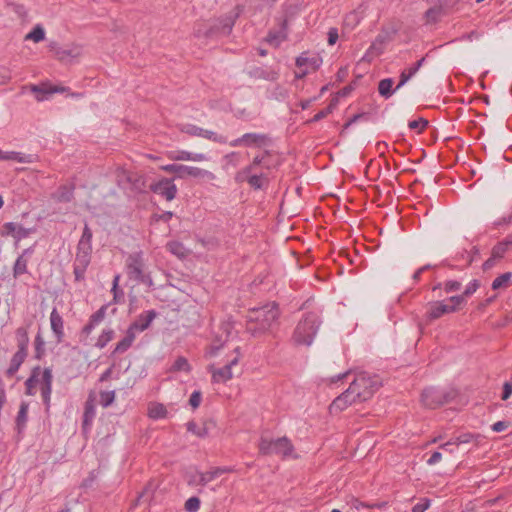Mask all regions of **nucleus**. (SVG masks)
Masks as SVG:
<instances>
[{"mask_svg": "<svg viewBox=\"0 0 512 512\" xmlns=\"http://www.w3.org/2000/svg\"><path fill=\"white\" fill-rule=\"evenodd\" d=\"M271 143V138L266 134L245 133L241 137L229 142L231 147H256L262 148Z\"/></svg>", "mask_w": 512, "mask_h": 512, "instance_id": "11", "label": "nucleus"}, {"mask_svg": "<svg viewBox=\"0 0 512 512\" xmlns=\"http://www.w3.org/2000/svg\"><path fill=\"white\" fill-rule=\"evenodd\" d=\"M202 400V394L200 391H194L189 398V404L193 409H196L200 406Z\"/></svg>", "mask_w": 512, "mask_h": 512, "instance_id": "61", "label": "nucleus"}, {"mask_svg": "<svg viewBox=\"0 0 512 512\" xmlns=\"http://www.w3.org/2000/svg\"><path fill=\"white\" fill-rule=\"evenodd\" d=\"M432 6L425 12L427 23H437L440 18L449 12L442 8L437 2L430 3Z\"/></svg>", "mask_w": 512, "mask_h": 512, "instance_id": "28", "label": "nucleus"}, {"mask_svg": "<svg viewBox=\"0 0 512 512\" xmlns=\"http://www.w3.org/2000/svg\"><path fill=\"white\" fill-rule=\"evenodd\" d=\"M179 129L181 132L186 133L190 136H199V137H201L202 130H203V128H200L193 124H182Z\"/></svg>", "mask_w": 512, "mask_h": 512, "instance_id": "53", "label": "nucleus"}, {"mask_svg": "<svg viewBox=\"0 0 512 512\" xmlns=\"http://www.w3.org/2000/svg\"><path fill=\"white\" fill-rule=\"evenodd\" d=\"M156 315L157 313L155 310L146 311L140 314L138 318L131 323L128 329L133 331V333H135L136 331L142 332L150 326L151 322L154 320Z\"/></svg>", "mask_w": 512, "mask_h": 512, "instance_id": "18", "label": "nucleus"}, {"mask_svg": "<svg viewBox=\"0 0 512 512\" xmlns=\"http://www.w3.org/2000/svg\"><path fill=\"white\" fill-rule=\"evenodd\" d=\"M27 356V353L16 351V353L11 358L8 369L5 371V374L8 378L13 377L17 373V371L19 370L20 366L24 363Z\"/></svg>", "mask_w": 512, "mask_h": 512, "instance_id": "27", "label": "nucleus"}, {"mask_svg": "<svg viewBox=\"0 0 512 512\" xmlns=\"http://www.w3.org/2000/svg\"><path fill=\"white\" fill-rule=\"evenodd\" d=\"M320 324L321 320L315 312H308L304 314L293 333V340L295 344L310 346Z\"/></svg>", "mask_w": 512, "mask_h": 512, "instance_id": "2", "label": "nucleus"}, {"mask_svg": "<svg viewBox=\"0 0 512 512\" xmlns=\"http://www.w3.org/2000/svg\"><path fill=\"white\" fill-rule=\"evenodd\" d=\"M41 373V367L36 366L32 369L30 377L25 381V393L29 396H32L35 394V388L39 381V375Z\"/></svg>", "mask_w": 512, "mask_h": 512, "instance_id": "33", "label": "nucleus"}, {"mask_svg": "<svg viewBox=\"0 0 512 512\" xmlns=\"http://www.w3.org/2000/svg\"><path fill=\"white\" fill-rule=\"evenodd\" d=\"M66 87H59V86H53L51 84H48V83H41L40 85H34L32 86V91L37 93V94H42V95H46V94H53V93H57V92H64L66 91ZM37 100L39 101H42L44 100V96H36Z\"/></svg>", "mask_w": 512, "mask_h": 512, "instance_id": "25", "label": "nucleus"}, {"mask_svg": "<svg viewBox=\"0 0 512 512\" xmlns=\"http://www.w3.org/2000/svg\"><path fill=\"white\" fill-rule=\"evenodd\" d=\"M93 233L85 223L82 235L77 244L76 257L73 264V274L76 282L83 281L85 272L91 262Z\"/></svg>", "mask_w": 512, "mask_h": 512, "instance_id": "1", "label": "nucleus"}, {"mask_svg": "<svg viewBox=\"0 0 512 512\" xmlns=\"http://www.w3.org/2000/svg\"><path fill=\"white\" fill-rule=\"evenodd\" d=\"M45 38V31L40 25H36L31 32H29L26 36V40H33L38 43Z\"/></svg>", "mask_w": 512, "mask_h": 512, "instance_id": "52", "label": "nucleus"}, {"mask_svg": "<svg viewBox=\"0 0 512 512\" xmlns=\"http://www.w3.org/2000/svg\"><path fill=\"white\" fill-rule=\"evenodd\" d=\"M456 395L457 393L454 390H441L429 387L422 391L421 402L427 408L436 409L454 400Z\"/></svg>", "mask_w": 512, "mask_h": 512, "instance_id": "7", "label": "nucleus"}, {"mask_svg": "<svg viewBox=\"0 0 512 512\" xmlns=\"http://www.w3.org/2000/svg\"><path fill=\"white\" fill-rule=\"evenodd\" d=\"M74 198L73 187L61 185L55 195V199L61 203H68Z\"/></svg>", "mask_w": 512, "mask_h": 512, "instance_id": "40", "label": "nucleus"}, {"mask_svg": "<svg viewBox=\"0 0 512 512\" xmlns=\"http://www.w3.org/2000/svg\"><path fill=\"white\" fill-rule=\"evenodd\" d=\"M53 375L50 368H45L42 372V386L52 387Z\"/></svg>", "mask_w": 512, "mask_h": 512, "instance_id": "62", "label": "nucleus"}, {"mask_svg": "<svg viewBox=\"0 0 512 512\" xmlns=\"http://www.w3.org/2000/svg\"><path fill=\"white\" fill-rule=\"evenodd\" d=\"M281 164V158L277 153L271 150L264 151L263 169L271 170L276 169Z\"/></svg>", "mask_w": 512, "mask_h": 512, "instance_id": "34", "label": "nucleus"}, {"mask_svg": "<svg viewBox=\"0 0 512 512\" xmlns=\"http://www.w3.org/2000/svg\"><path fill=\"white\" fill-rule=\"evenodd\" d=\"M278 305L273 302L263 307L253 309L249 318L260 323V330L268 331L279 317Z\"/></svg>", "mask_w": 512, "mask_h": 512, "instance_id": "8", "label": "nucleus"}, {"mask_svg": "<svg viewBox=\"0 0 512 512\" xmlns=\"http://www.w3.org/2000/svg\"><path fill=\"white\" fill-rule=\"evenodd\" d=\"M149 189L164 197L167 201H171L176 197L177 187L173 183V179L162 178L161 180L151 183Z\"/></svg>", "mask_w": 512, "mask_h": 512, "instance_id": "13", "label": "nucleus"}, {"mask_svg": "<svg viewBox=\"0 0 512 512\" xmlns=\"http://www.w3.org/2000/svg\"><path fill=\"white\" fill-rule=\"evenodd\" d=\"M120 276L116 275L113 279L111 292L113 293V303H121L124 300V292L119 288Z\"/></svg>", "mask_w": 512, "mask_h": 512, "instance_id": "47", "label": "nucleus"}, {"mask_svg": "<svg viewBox=\"0 0 512 512\" xmlns=\"http://www.w3.org/2000/svg\"><path fill=\"white\" fill-rule=\"evenodd\" d=\"M480 287V281L477 279L472 280L462 292V294L451 296L448 298L449 302H455L461 308L466 304V299L473 295Z\"/></svg>", "mask_w": 512, "mask_h": 512, "instance_id": "20", "label": "nucleus"}, {"mask_svg": "<svg viewBox=\"0 0 512 512\" xmlns=\"http://www.w3.org/2000/svg\"><path fill=\"white\" fill-rule=\"evenodd\" d=\"M169 158L175 161H205L207 158L202 153H191L188 151H176L169 154Z\"/></svg>", "mask_w": 512, "mask_h": 512, "instance_id": "24", "label": "nucleus"}, {"mask_svg": "<svg viewBox=\"0 0 512 512\" xmlns=\"http://www.w3.org/2000/svg\"><path fill=\"white\" fill-rule=\"evenodd\" d=\"M133 173L134 172L126 170L123 167H117L115 170L117 185L122 189H128Z\"/></svg>", "mask_w": 512, "mask_h": 512, "instance_id": "31", "label": "nucleus"}, {"mask_svg": "<svg viewBox=\"0 0 512 512\" xmlns=\"http://www.w3.org/2000/svg\"><path fill=\"white\" fill-rule=\"evenodd\" d=\"M430 506V500L422 499L421 502L417 503L413 508L412 512H424Z\"/></svg>", "mask_w": 512, "mask_h": 512, "instance_id": "64", "label": "nucleus"}, {"mask_svg": "<svg viewBox=\"0 0 512 512\" xmlns=\"http://www.w3.org/2000/svg\"><path fill=\"white\" fill-rule=\"evenodd\" d=\"M259 454L262 456L281 455L290 456L294 450L291 441L287 437H280L276 440L261 436L258 443Z\"/></svg>", "mask_w": 512, "mask_h": 512, "instance_id": "5", "label": "nucleus"}, {"mask_svg": "<svg viewBox=\"0 0 512 512\" xmlns=\"http://www.w3.org/2000/svg\"><path fill=\"white\" fill-rule=\"evenodd\" d=\"M34 358L37 360H41L45 355V341L43 339L42 333L38 331L34 338Z\"/></svg>", "mask_w": 512, "mask_h": 512, "instance_id": "42", "label": "nucleus"}, {"mask_svg": "<svg viewBox=\"0 0 512 512\" xmlns=\"http://www.w3.org/2000/svg\"><path fill=\"white\" fill-rule=\"evenodd\" d=\"M166 248L170 253H172L173 255H175L179 258H184L187 255V249L185 248L183 243L180 241H176V240L169 241L166 245Z\"/></svg>", "mask_w": 512, "mask_h": 512, "instance_id": "41", "label": "nucleus"}, {"mask_svg": "<svg viewBox=\"0 0 512 512\" xmlns=\"http://www.w3.org/2000/svg\"><path fill=\"white\" fill-rule=\"evenodd\" d=\"M238 14L230 13L225 17L218 19L214 24H212L205 31H201L198 29L195 32L196 37H205V38H218L223 36H228L231 34L233 26L235 24L236 18Z\"/></svg>", "mask_w": 512, "mask_h": 512, "instance_id": "6", "label": "nucleus"}, {"mask_svg": "<svg viewBox=\"0 0 512 512\" xmlns=\"http://www.w3.org/2000/svg\"><path fill=\"white\" fill-rule=\"evenodd\" d=\"M201 137L211 140L215 143L226 144L228 143L227 137L210 130H202Z\"/></svg>", "mask_w": 512, "mask_h": 512, "instance_id": "49", "label": "nucleus"}, {"mask_svg": "<svg viewBox=\"0 0 512 512\" xmlns=\"http://www.w3.org/2000/svg\"><path fill=\"white\" fill-rule=\"evenodd\" d=\"M153 492L154 486L151 482H149L141 491V493H139L136 499V504H139L141 502H149L152 499Z\"/></svg>", "mask_w": 512, "mask_h": 512, "instance_id": "50", "label": "nucleus"}, {"mask_svg": "<svg viewBox=\"0 0 512 512\" xmlns=\"http://www.w3.org/2000/svg\"><path fill=\"white\" fill-rule=\"evenodd\" d=\"M15 338L17 342V352L28 354L29 336L27 328L19 327L15 331Z\"/></svg>", "mask_w": 512, "mask_h": 512, "instance_id": "29", "label": "nucleus"}, {"mask_svg": "<svg viewBox=\"0 0 512 512\" xmlns=\"http://www.w3.org/2000/svg\"><path fill=\"white\" fill-rule=\"evenodd\" d=\"M507 251L508 250L506 249V244L498 242L496 245L493 246L491 250V255L500 261Z\"/></svg>", "mask_w": 512, "mask_h": 512, "instance_id": "54", "label": "nucleus"}, {"mask_svg": "<svg viewBox=\"0 0 512 512\" xmlns=\"http://www.w3.org/2000/svg\"><path fill=\"white\" fill-rule=\"evenodd\" d=\"M381 386L382 381L378 375H370L366 372L359 373L350 384L351 391L359 402L370 399Z\"/></svg>", "mask_w": 512, "mask_h": 512, "instance_id": "3", "label": "nucleus"}, {"mask_svg": "<svg viewBox=\"0 0 512 512\" xmlns=\"http://www.w3.org/2000/svg\"><path fill=\"white\" fill-rule=\"evenodd\" d=\"M246 331L253 337H258L266 333L267 331L260 330V323L248 318L246 323Z\"/></svg>", "mask_w": 512, "mask_h": 512, "instance_id": "51", "label": "nucleus"}, {"mask_svg": "<svg viewBox=\"0 0 512 512\" xmlns=\"http://www.w3.org/2000/svg\"><path fill=\"white\" fill-rule=\"evenodd\" d=\"M428 124H429L428 120L421 117L417 120L410 121L408 126L412 130L418 129L419 130L418 132L420 133L428 126Z\"/></svg>", "mask_w": 512, "mask_h": 512, "instance_id": "59", "label": "nucleus"}, {"mask_svg": "<svg viewBox=\"0 0 512 512\" xmlns=\"http://www.w3.org/2000/svg\"><path fill=\"white\" fill-rule=\"evenodd\" d=\"M126 273L130 280L136 281L148 287L153 286V280L149 272H146V263L142 251L130 253L125 261Z\"/></svg>", "mask_w": 512, "mask_h": 512, "instance_id": "4", "label": "nucleus"}, {"mask_svg": "<svg viewBox=\"0 0 512 512\" xmlns=\"http://www.w3.org/2000/svg\"><path fill=\"white\" fill-rule=\"evenodd\" d=\"M51 330L53 331L56 342L62 343L65 337L64 333V321L62 316L59 314L56 308H53L50 314Z\"/></svg>", "mask_w": 512, "mask_h": 512, "instance_id": "17", "label": "nucleus"}, {"mask_svg": "<svg viewBox=\"0 0 512 512\" xmlns=\"http://www.w3.org/2000/svg\"><path fill=\"white\" fill-rule=\"evenodd\" d=\"M170 372H190L191 371V365L189 364L187 358L184 356H178L174 363L171 365Z\"/></svg>", "mask_w": 512, "mask_h": 512, "instance_id": "43", "label": "nucleus"}, {"mask_svg": "<svg viewBox=\"0 0 512 512\" xmlns=\"http://www.w3.org/2000/svg\"><path fill=\"white\" fill-rule=\"evenodd\" d=\"M147 187L149 188V185H147L146 177L137 172H134L128 189L134 192H144Z\"/></svg>", "mask_w": 512, "mask_h": 512, "instance_id": "35", "label": "nucleus"}, {"mask_svg": "<svg viewBox=\"0 0 512 512\" xmlns=\"http://www.w3.org/2000/svg\"><path fill=\"white\" fill-rule=\"evenodd\" d=\"M236 355L228 361L223 367L212 371V379L214 382H227L232 379V368L236 366L240 359V347L234 349Z\"/></svg>", "mask_w": 512, "mask_h": 512, "instance_id": "14", "label": "nucleus"}, {"mask_svg": "<svg viewBox=\"0 0 512 512\" xmlns=\"http://www.w3.org/2000/svg\"><path fill=\"white\" fill-rule=\"evenodd\" d=\"M247 182L251 188L255 190L263 189L265 186H268L269 179L265 173L253 174L247 177Z\"/></svg>", "mask_w": 512, "mask_h": 512, "instance_id": "36", "label": "nucleus"}, {"mask_svg": "<svg viewBox=\"0 0 512 512\" xmlns=\"http://www.w3.org/2000/svg\"><path fill=\"white\" fill-rule=\"evenodd\" d=\"M115 399V391H102L100 393V403L103 407L110 406Z\"/></svg>", "mask_w": 512, "mask_h": 512, "instance_id": "57", "label": "nucleus"}, {"mask_svg": "<svg viewBox=\"0 0 512 512\" xmlns=\"http://www.w3.org/2000/svg\"><path fill=\"white\" fill-rule=\"evenodd\" d=\"M114 334L112 329L103 330L97 339L96 346L100 349L104 348L114 338Z\"/></svg>", "mask_w": 512, "mask_h": 512, "instance_id": "48", "label": "nucleus"}, {"mask_svg": "<svg viewBox=\"0 0 512 512\" xmlns=\"http://www.w3.org/2000/svg\"><path fill=\"white\" fill-rule=\"evenodd\" d=\"M230 472H232V469L228 467H215L207 472H198V483H200V486H205L220 475Z\"/></svg>", "mask_w": 512, "mask_h": 512, "instance_id": "23", "label": "nucleus"}, {"mask_svg": "<svg viewBox=\"0 0 512 512\" xmlns=\"http://www.w3.org/2000/svg\"><path fill=\"white\" fill-rule=\"evenodd\" d=\"M462 288V283L457 280H447L443 283V290L446 293L457 292Z\"/></svg>", "mask_w": 512, "mask_h": 512, "instance_id": "56", "label": "nucleus"}, {"mask_svg": "<svg viewBox=\"0 0 512 512\" xmlns=\"http://www.w3.org/2000/svg\"><path fill=\"white\" fill-rule=\"evenodd\" d=\"M327 36H328V38H327L328 44L331 46L334 45L339 38L338 29L335 27L329 28Z\"/></svg>", "mask_w": 512, "mask_h": 512, "instance_id": "63", "label": "nucleus"}, {"mask_svg": "<svg viewBox=\"0 0 512 512\" xmlns=\"http://www.w3.org/2000/svg\"><path fill=\"white\" fill-rule=\"evenodd\" d=\"M96 415L94 399L89 397L84 405V413L82 418V430L87 432L90 430L92 422Z\"/></svg>", "mask_w": 512, "mask_h": 512, "instance_id": "21", "label": "nucleus"}, {"mask_svg": "<svg viewBox=\"0 0 512 512\" xmlns=\"http://www.w3.org/2000/svg\"><path fill=\"white\" fill-rule=\"evenodd\" d=\"M393 83L394 81L392 78H385L379 81L378 92L385 99L390 98L393 95V93L397 90L396 88H392Z\"/></svg>", "mask_w": 512, "mask_h": 512, "instance_id": "37", "label": "nucleus"}, {"mask_svg": "<svg viewBox=\"0 0 512 512\" xmlns=\"http://www.w3.org/2000/svg\"><path fill=\"white\" fill-rule=\"evenodd\" d=\"M446 303L445 301H433L427 304V310L425 313V322L430 324L433 321L441 318L446 314H451L461 310V306L455 302Z\"/></svg>", "mask_w": 512, "mask_h": 512, "instance_id": "10", "label": "nucleus"}, {"mask_svg": "<svg viewBox=\"0 0 512 512\" xmlns=\"http://www.w3.org/2000/svg\"><path fill=\"white\" fill-rule=\"evenodd\" d=\"M9 6L12 8L13 12L23 21H25L28 17L27 9L23 4L19 3H10Z\"/></svg>", "mask_w": 512, "mask_h": 512, "instance_id": "55", "label": "nucleus"}, {"mask_svg": "<svg viewBox=\"0 0 512 512\" xmlns=\"http://www.w3.org/2000/svg\"><path fill=\"white\" fill-rule=\"evenodd\" d=\"M186 428L189 432L195 434L200 438H205L210 435V432L216 428V422L209 418L203 421L202 427H198L194 421H189L186 424Z\"/></svg>", "mask_w": 512, "mask_h": 512, "instance_id": "16", "label": "nucleus"}, {"mask_svg": "<svg viewBox=\"0 0 512 512\" xmlns=\"http://www.w3.org/2000/svg\"><path fill=\"white\" fill-rule=\"evenodd\" d=\"M160 169L167 173L174 174L176 178L180 179H185L187 177L207 178L209 180L215 179V175L210 171L183 164H167L161 166Z\"/></svg>", "mask_w": 512, "mask_h": 512, "instance_id": "9", "label": "nucleus"}, {"mask_svg": "<svg viewBox=\"0 0 512 512\" xmlns=\"http://www.w3.org/2000/svg\"><path fill=\"white\" fill-rule=\"evenodd\" d=\"M425 58H421L416 63H414L409 69L403 70L400 74L399 83L396 86V89L401 88L408 80H410L423 65Z\"/></svg>", "mask_w": 512, "mask_h": 512, "instance_id": "30", "label": "nucleus"}, {"mask_svg": "<svg viewBox=\"0 0 512 512\" xmlns=\"http://www.w3.org/2000/svg\"><path fill=\"white\" fill-rule=\"evenodd\" d=\"M322 63V59L320 57H306L304 53L296 58V66L301 68L303 66H310L313 70H317Z\"/></svg>", "mask_w": 512, "mask_h": 512, "instance_id": "38", "label": "nucleus"}, {"mask_svg": "<svg viewBox=\"0 0 512 512\" xmlns=\"http://www.w3.org/2000/svg\"><path fill=\"white\" fill-rule=\"evenodd\" d=\"M167 415V409L163 404L156 403L152 404L148 409V416L152 419L165 418Z\"/></svg>", "mask_w": 512, "mask_h": 512, "instance_id": "46", "label": "nucleus"}, {"mask_svg": "<svg viewBox=\"0 0 512 512\" xmlns=\"http://www.w3.org/2000/svg\"><path fill=\"white\" fill-rule=\"evenodd\" d=\"M200 499L196 496L190 497L185 502V510L187 512H197L200 507Z\"/></svg>", "mask_w": 512, "mask_h": 512, "instance_id": "58", "label": "nucleus"}, {"mask_svg": "<svg viewBox=\"0 0 512 512\" xmlns=\"http://www.w3.org/2000/svg\"><path fill=\"white\" fill-rule=\"evenodd\" d=\"M355 402H359V399H356L349 386L347 390L333 400L329 406V411L331 414L339 413Z\"/></svg>", "mask_w": 512, "mask_h": 512, "instance_id": "15", "label": "nucleus"}, {"mask_svg": "<svg viewBox=\"0 0 512 512\" xmlns=\"http://www.w3.org/2000/svg\"><path fill=\"white\" fill-rule=\"evenodd\" d=\"M49 50L53 52L57 59L60 61H65L67 58H76L81 54L79 47L63 48L60 47L56 42L50 43Z\"/></svg>", "mask_w": 512, "mask_h": 512, "instance_id": "19", "label": "nucleus"}, {"mask_svg": "<svg viewBox=\"0 0 512 512\" xmlns=\"http://www.w3.org/2000/svg\"><path fill=\"white\" fill-rule=\"evenodd\" d=\"M0 161H16L19 163H32V155H26L16 151H2L0 149Z\"/></svg>", "mask_w": 512, "mask_h": 512, "instance_id": "26", "label": "nucleus"}, {"mask_svg": "<svg viewBox=\"0 0 512 512\" xmlns=\"http://www.w3.org/2000/svg\"><path fill=\"white\" fill-rule=\"evenodd\" d=\"M28 266V258H24L23 256H19L13 266V277L18 278L22 274L27 273Z\"/></svg>", "mask_w": 512, "mask_h": 512, "instance_id": "45", "label": "nucleus"}, {"mask_svg": "<svg viewBox=\"0 0 512 512\" xmlns=\"http://www.w3.org/2000/svg\"><path fill=\"white\" fill-rule=\"evenodd\" d=\"M511 278H512L511 272H505V273L501 274L500 276L496 277L493 280L492 285H491L492 289L499 290L502 288H507Z\"/></svg>", "mask_w": 512, "mask_h": 512, "instance_id": "44", "label": "nucleus"}, {"mask_svg": "<svg viewBox=\"0 0 512 512\" xmlns=\"http://www.w3.org/2000/svg\"><path fill=\"white\" fill-rule=\"evenodd\" d=\"M27 415H28V404L26 402H22L20 404L19 411H18L16 421H15L18 433H21L22 430L25 428L27 418H28Z\"/></svg>", "mask_w": 512, "mask_h": 512, "instance_id": "39", "label": "nucleus"}, {"mask_svg": "<svg viewBox=\"0 0 512 512\" xmlns=\"http://www.w3.org/2000/svg\"><path fill=\"white\" fill-rule=\"evenodd\" d=\"M135 333L133 331L127 329L125 337L119 341L113 351V354H122L126 352L135 340Z\"/></svg>", "mask_w": 512, "mask_h": 512, "instance_id": "32", "label": "nucleus"}, {"mask_svg": "<svg viewBox=\"0 0 512 512\" xmlns=\"http://www.w3.org/2000/svg\"><path fill=\"white\" fill-rule=\"evenodd\" d=\"M35 231L36 229L34 227L25 228L21 224L15 222H6L0 228V235L2 237H13L15 240V244L17 245L19 241H21L24 238H27Z\"/></svg>", "mask_w": 512, "mask_h": 512, "instance_id": "12", "label": "nucleus"}, {"mask_svg": "<svg viewBox=\"0 0 512 512\" xmlns=\"http://www.w3.org/2000/svg\"><path fill=\"white\" fill-rule=\"evenodd\" d=\"M107 307L108 305L101 306L95 313L90 316L88 323L82 328V334L86 336L90 335L95 326L104 320Z\"/></svg>", "mask_w": 512, "mask_h": 512, "instance_id": "22", "label": "nucleus"}, {"mask_svg": "<svg viewBox=\"0 0 512 512\" xmlns=\"http://www.w3.org/2000/svg\"><path fill=\"white\" fill-rule=\"evenodd\" d=\"M239 153L238 152H230L224 156V160L226 165H230L232 167H236L239 163Z\"/></svg>", "mask_w": 512, "mask_h": 512, "instance_id": "60", "label": "nucleus"}]
</instances>
